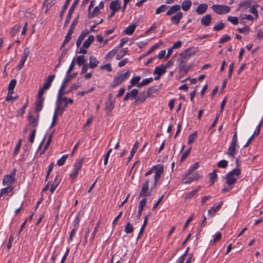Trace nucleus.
Returning a JSON list of instances; mask_svg holds the SVG:
<instances>
[{
	"instance_id": "nucleus-1",
	"label": "nucleus",
	"mask_w": 263,
	"mask_h": 263,
	"mask_svg": "<svg viewBox=\"0 0 263 263\" xmlns=\"http://www.w3.org/2000/svg\"><path fill=\"white\" fill-rule=\"evenodd\" d=\"M237 139V133L235 132L232 139L231 144L228 149V155L232 159L235 157V154L236 153L237 147H239Z\"/></svg>"
},
{
	"instance_id": "nucleus-2",
	"label": "nucleus",
	"mask_w": 263,
	"mask_h": 263,
	"mask_svg": "<svg viewBox=\"0 0 263 263\" xmlns=\"http://www.w3.org/2000/svg\"><path fill=\"white\" fill-rule=\"evenodd\" d=\"M191 48H189L179 54V70L185 67L187 61L193 54L191 52Z\"/></svg>"
},
{
	"instance_id": "nucleus-3",
	"label": "nucleus",
	"mask_w": 263,
	"mask_h": 263,
	"mask_svg": "<svg viewBox=\"0 0 263 263\" xmlns=\"http://www.w3.org/2000/svg\"><path fill=\"white\" fill-rule=\"evenodd\" d=\"M129 71H127L124 73L121 74L119 76L115 77L112 83L110 85V87L111 88H115L118 85L121 84L123 82L129 78Z\"/></svg>"
},
{
	"instance_id": "nucleus-4",
	"label": "nucleus",
	"mask_w": 263,
	"mask_h": 263,
	"mask_svg": "<svg viewBox=\"0 0 263 263\" xmlns=\"http://www.w3.org/2000/svg\"><path fill=\"white\" fill-rule=\"evenodd\" d=\"M212 10L217 14H227L230 11L229 6L222 5H214L212 6Z\"/></svg>"
},
{
	"instance_id": "nucleus-5",
	"label": "nucleus",
	"mask_w": 263,
	"mask_h": 263,
	"mask_svg": "<svg viewBox=\"0 0 263 263\" xmlns=\"http://www.w3.org/2000/svg\"><path fill=\"white\" fill-rule=\"evenodd\" d=\"M149 179L145 180L139 193V197H146L151 195V191L154 187H152L151 191H149Z\"/></svg>"
},
{
	"instance_id": "nucleus-6",
	"label": "nucleus",
	"mask_w": 263,
	"mask_h": 263,
	"mask_svg": "<svg viewBox=\"0 0 263 263\" xmlns=\"http://www.w3.org/2000/svg\"><path fill=\"white\" fill-rule=\"evenodd\" d=\"M115 107V101L112 99V95L109 94L108 99L105 103V111L107 115H109Z\"/></svg>"
},
{
	"instance_id": "nucleus-7",
	"label": "nucleus",
	"mask_w": 263,
	"mask_h": 263,
	"mask_svg": "<svg viewBox=\"0 0 263 263\" xmlns=\"http://www.w3.org/2000/svg\"><path fill=\"white\" fill-rule=\"evenodd\" d=\"M164 168L162 165H158L157 168L155 171L154 182L153 187H155L159 181L161 175L163 173Z\"/></svg>"
},
{
	"instance_id": "nucleus-8",
	"label": "nucleus",
	"mask_w": 263,
	"mask_h": 263,
	"mask_svg": "<svg viewBox=\"0 0 263 263\" xmlns=\"http://www.w3.org/2000/svg\"><path fill=\"white\" fill-rule=\"evenodd\" d=\"M64 101L65 102V104L63 106H56L54 110L59 113V115H62L63 114V113L65 111L68 104H72L73 103V100L71 98H67V100Z\"/></svg>"
},
{
	"instance_id": "nucleus-9",
	"label": "nucleus",
	"mask_w": 263,
	"mask_h": 263,
	"mask_svg": "<svg viewBox=\"0 0 263 263\" xmlns=\"http://www.w3.org/2000/svg\"><path fill=\"white\" fill-rule=\"evenodd\" d=\"M29 49L27 48H25L22 55L21 59L18 65L17 66V68H18V69H21L24 66V65L29 55Z\"/></svg>"
},
{
	"instance_id": "nucleus-10",
	"label": "nucleus",
	"mask_w": 263,
	"mask_h": 263,
	"mask_svg": "<svg viewBox=\"0 0 263 263\" xmlns=\"http://www.w3.org/2000/svg\"><path fill=\"white\" fill-rule=\"evenodd\" d=\"M223 204V202L221 201L218 203V205L214 204L212 206L211 209L208 211V215L211 217H214L217 212H218L220 209L221 208V206Z\"/></svg>"
},
{
	"instance_id": "nucleus-11",
	"label": "nucleus",
	"mask_w": 263,
	"mask_h": 263,
	"mask_svg": "<svg viewBox=\"0 0 263 263\" xmlns=\"http://www.w3.org/2000/svg\"><path fill=\"white\" fill-rule=\"evenodd\" d=\"M15 181V178H13V176H11L9 175H6L4 176L3 180V184L4 185H11L12 184H13Z\"/></svg>"
},
{
	"instance_id": "nucleus-12",
	"label": "nucleus",
	"mask_w": 263,
	"mask_h": 263,
	"mask_svg": "<svg viewBox=\"0 0 263 263\" xmlns=\"http://www.w3.org/2000/svg\"><path fill=\"white\" fill-rule=\"evenodd\" d=\"M182 16L183 13L182 12H178L171 18V21L172 23L175 24V25H178L180 21V20L182 17Z\"/></svg>"
},
{
	"instance_id": "nucleus-13",
	"label": "nucleus",
	"mask_w": 263,
	"mask_h": 263,
	"mask_svg": "<svg viewBox=\"0 0 263 263\" xmlns=\"http://www.w3.org/2000/svg\"><path fill=\"white\" fill-rule=\"evenodd\" d=\"M212 18L211 15L208 14H206L205 15L203 16L201 18L200 22H201V24L203 26H204L205 27H208V26H210V25L212 22Z\"/></svg>"
},
{
	"instance_id": "nucleus-14",
	"label": "nucleus",
	"mask_w": 263,
	"mask_h": 263,
	"mask_svg": "<svg viewBox=\"0 0 263 263\" xmlns=\"http://www.w3.org/2000/svg\"><path fill=\"white\" fill-rule=\"evenodd\" d=\"M208 8V5L206 4H201L196 8V12L199 15H202L206 12Z\"/></svg>"
},
{
	"instance_id": "nucleus-15",
	"label": "nucleus",
	"mask_w": 263,
	"mask_h": 263,
	"mask_svg": "<svg viewBox=\"0 0 263 263\" xmlns=\"http://www.w3.org/2000/svg\"><path fill=\"white\" fill-rule=\"evenodd\" d=\"M169 9L166 13V15L170 16L173 14L177 13L178 12H179L181 8V6L179 5H175L172 7H170Z\"/></svg>"
},
{
	"instance_id": "nucleus-16",
	"label": "nucleus",
	"mask_w": 263,
	"mask_h": 263,
	"mask_svg": "<svg viewBox=\"0 0 263 263\" xmlns=\"http://www.w3.org/2000/svg\"><path fill=\"white\" fill-rule=\"evenodd\" d=\"M138 92L139 91L137 89H134L130 91L127 92L124 98V101H127L129 98L132 99H135Z\"/></svg>"
},
{
	"instance_id": "nucleus-17",
	"label": "nucleus",
	"mask_w": 263,
	"mask_h": 263,
	"mask_svg": "<svg viewBox=\"0 0 263 263\" xmlns=\"http://www.w3.org/2000/svg\"><path fill=\"white\" fill-rule=\"evenodd\" d=\"M109 8L111 11H118L121 8V3L119 0L111 1L110 3Z\"/></svg>"
},
{
	"instance_id": "nucleus-18",
	"label": "nucleus",
	"mask_w": 263,
	"mask_h": 263,
	"mask_svg": "<svg viewBox=\"0 0 263 263\" xmlns=\"http://www.w3.org/2000/svg\"><path fill=\"white\" fill-rule=\"evenodd\" d=\"M226 183L229 186H232L235 184L237 180V178L234 176H232L231 175L227 174L225 177Z\"/></svg>"
},
{
	"instance_id": "nucleus-19",
	"label": "nucleus",
	"mask_w": 263,
	"mask_h": 263,
	"mask_svg": "<svg viewBox=\"0 0 263 263\" xmlns=\"http://www.w3.org/2000/svg\"><path fill=\"white\" fill-rule=\"evenodd\" d=\"M147 199L146 198H143L139 202L138 205V218L139 219L142 215V211L146 205Z\"/></svg>"
},
{
	"instance_id": "nucleus-20",
	"label": "nucleus",
	"mask_w": 263,
	"mask_h": 263,
	"mask_svg": "<svg viewBox=\"0 0 263 263\" xmlns=\"http://www.w3.org/2000/svg\"><path fill=\"white\" fill-rule=\"evenodd\" d=\"M90 33V31H88V30H85L82 32L80 35L79 36L77 43L76 45L77 47H79L81 45L82 41L84 39L86 36H87L88 34Z\"/></svg>"
},
{
	"instance_id": "nucleus-21",
	"label": "nucleus",
	"mask_w": 263,
	"mask_h": 263,
	"mask_svg": "<svg viewBox=\"0 0 263 263\" xmlns=\"http://www.w3.org/2000/svg\"><path fill=\"white\" fill-rule=\"evenodd\" d=\"M54 78L55 75L54 74L50 75L48 77L47 79L46 80V82H45L42 87L44 89L47 90L49 88Z\"/></svg>"
},
{
	"instance_id": "nucleus-22",
	"label": "nucleus",
	"mask_w": 263,
	"mask_h": 263,
	"mask_svg": "<svg viewBox=\"0 0 263 263\" xmlns=\"http://www.w3.org/2000/svg\"><path fill=\"white\" fill-rule=\"evenodd\" d=\"M253 4V1L251 0H246L241 2L239 4V8H241L243 11L247 10L248 8L251 7Z\"/></svg>"
},
{
	"instance_id": "nucleus-23",
	"label": "nucleus",
	"mask_w": 263,
	"mask_h": 263,
	"mask_svg": "<svg viewBox=\"0 0 263 263\" xmlns=\"http://www.w3.org/2000/svg\"><path fill=\"white\" fill-rule=\"evenodd\" d=\"M166 72V69L164 67V64H161L160 66H157L154 70V74L156 75L162 76Z\"/></svg>"
},
{
	"instance_id": "nucleus-24",
	"label": "nucleus",
	"mask_w": 263,
	"mask_h": 263,
	"mask_svg": "<svg viewBox=\"0 0 263 263\" xmlns=\"http://www.w3.org/2000/svg\"><path fill=\"white\" fill-rule=\"evenodd\" d=\"M137 27V25L136 24H133L125 28V29L123 31V33L127 35H132Z\"/></svg>"
},
{
	"instance_id": "nucleus-25",
	"label": "nucleus",
	"mask_w": 263,
	"mask_h": 263,
	"mask_svg": "<svg viewBox=\"0 0 263 263\" xmlns=\"http://www.w3.org/2000/svg\"><path fill=\"white\" fill-rule=\"evenodd\" d=\"M14 187L12 185L8 186L0 190V198L4 195H7L8 193L12 192Z\"/></svg>"
},
{
	"instance_id": "nucleus-26",
	"label": "nucleus",
	"mask_w": 263,
	"mask_h": 263,
	"mask_svg": "<svg viewBox=\"0 0 263 263\" xmlns=\"http://www.w3.org/2000/svg\"><path fill=\"white\" fill-rule=\"evenodd\" d=\"M150 216V214H149L148 215L146 216L145 217H144V222H143V223L140 230V231H139V234L138 235V237H137V239H139L141 236L142 235L143 233V232L144 231V229H145V227L147 225V220H148V217Z\"/></svg>"
},
{
	"instance_id": "nucleus-27",
	"label": "nucleus",
	"mask_w": 263,
	"mask_h": 263,
	"mask_svg": "<svg viewBox=\"0 0 263 263\" xmlns=\"http://www.w3.org/2000/svg\"><path fill=\"white\" fill-rule=\"evenodd\" d=\"M95 37L93 35H90L88 39L86 40L83 44V47L85 48H88L90 45L94 42Z\"/></svg>"
},
{
	"instance_id": "nucleus-28",
	"label": "nucleus",
	"mask_w": 263,
	"mask_h": 263,
	"mask_svg": "<svg viewBox=\"0 0 263 263\" xmlns=\"http://www.w3.org/2000/svg\"><path fill=\"white\" fill-rule=\"evenodd\" d=\"M99 63V61L96 59L95 57H93V56H90L89 57V67L90 68H95L98 65Z\"/></svg>"
},
{
	"instance_id": "nucleus-29",
	"label": "nucleus",
	"mask_w": 263,
	"mask_h": 263,
	"mask_svg": "<svg viewBox=\"0 0 263 263\" xmlns=\"http://www.w3.org/2000/svg\"><path fill=\"white\" fill-rule=\"evenodd\" d=\"M44 101L43 99L41 100L37 99V101L35 103V111L36 112L39 113L40 111L42 110L43 107V102Z\"/></svg>"
},
{
	"instance_id": "nucleus-30",
	"label": "nucleus",
	"mask_w": 263,
	"mask_h": 263,
	"mask_svg": "<svg viewBox=\"0 0 263 263\" xmlns=\"http://www.w3.org/2000/svg\"><path fill=\"white\" fill-rule=\"evenodd\" d=\"M100 13H101V11L99 10V7L96 6L95 7L92 11H89L88 14V18H91L94 16L98 15Z\"/></svg>"
},
{
	"instance_id": "nucleus-31",
	"label": "nucleus",
	"mask_w": 263,
	"mask_h": 263,
	"mask_svg": "<svg viewBox=\"0 0 263 263\" xmlns=\"http://www.w3.org/2000/svg\"><path fill=\"white\" fill-rule=\"evenodd\" d=\"M199 166V162H196L194 164V165L191 166L190 169L188 170L187 173L185 174V178L189 176L192 173H193L195 171H196Z\"/></svg>"
},
{
	"instance_id": "nucleus-32",
	"label": "nucleus",
	"mask_w": 263,
	"mask_h": 263,
	"mask_svg": "<svg viewBox=\"0 0 263 263\" xmlns=\"http://www.w3.org/2000/svg\"><path fill=\"white\" fill-rule=\"evenodd\" d=\"M192 5V2L190 0H185L181 4V8L184 11L189 10Z\"/></svg>"
},
{
	"instance_id": "nucleus-33",
	"label": "nucleus",
	"mask_w": 263,
	"mask_h": 263,
	"mask_svg": "<svg viewBox=\"0 0 263 263\" xmlns=\"http://www.w3.org/2000/svg\"><path fill=\"white\" fill-rule=\"evenodd\" d=\"M200 188V186H199L195 190L186 193L185 196V199L188 200L192 199L195 195V194L199 191Z\"/></svg>"
},
{
	"instance_id": "nucleus-34",
	"label": "nucleus",
	"mask_w": 263,
	"mask_h": 263,
	"mask_svg": "<svg viewBox=\"0 0 263 263\" xmlns=\"http://www.w3.org/2000/svg\"><path fill=\"white\" fill-rule=\"evenodd\" d=\"M153 78H149L147 79H143L140 83H138L137 85V86L139 88H141L145 85H146L150 83H151L153 81Z\"/></svg>"
},
{
	"instance_id": "nucleus-35",
	"label": "nucleus",
	"mask_w": 263,
	"mask_h": 263,
	"mask_svg": "<svg viewBox=\"0 0 263 263\" xmlns=\"http://www.w3.org/2000/svg\"><path fill=\"white\" fill-rule=\"evenodd\" d=\"M128 52V48L122 49L116 55V59L119 60L123 58Z\"/></svg>"
},
{
	"instance_id": "nucleus-36",
	"label": "nucleus",
	"mask_w": 263,
	"mask_h": 263,
	"mask_svg": "<svg viewBox=\"0 0 263 263\" xmlns=\"http://www.w3.org/2000/svg\"><path fill=\"white\" fill-rule=\"evenodd\" d=\"M84 158H81L77 160L76 164L74 165V168L76 170L79 171L82 167L83 162Z\"/></svg>"
},
{
	"instance_id": "nucleus-37",
	"label": "nucleus",
	"mask_w": 263,
	"mask_h": 263,
	"mask_svg": "<svg viewBox=\"0 0 263 263\" xmlns=\"http://www.w3.org/2000/svg\"><path fill=\"white\" fill-rule=\"evenodd\" d=\"M70 1L71 0H66V2L64 3L63 6L62 7V10L60 12V15H59V17H60V20H62L64 13L65 12V10L67 9V8H68V6L69 5Z\"/></svg>"
},
{
	"instance_id": "nucleus-38",
	"label": "nucleus",
	"mask_w": 263,
	"mask_h": 263,
	"mask_svg": "<svg viewBox=\"0 0 263 263\" xmlns=\"http://www.w3.org/2000/svg\"><path fill=\"white\" fill-rule=\"evenodd\" d=\"M259 5L257 4L252 5L250 9L249 10V12L255 16L256 19L258 17V11L257 10V8L258 7Z\"/></svg>"
},
{
	"instance_id": "nucleus-39",
	"label": "nucleus",
	"mask_w": 263,
	"mask_h": 263,
	"mask_svg": "<svg viewBox=\"0 0 263 263\" xmlns=\"http://www.w3.org/2000/svg\"><path fill=\"white\" fill-rule=\"evenodd\" d=\"M210 177L211 185H213L215 183L217 178V170H214L213 172L209 174Z\"/></svg>"
},
{
	"instance_id": "nucleus-40",
	"label": "nucleus",
	"mask_w": 263,
	"mask_h": 263,
	"mask_svg": "<svg viewBox=\"0 0 263 263\" xmlns=\"http://www.w3.org/2000/svg\"><path fill=\"white\" fill-rule=\"evenodd\" d=\"M169 7V6H167L166 5H161L160 7L156 9L155 14H159L161 12H165Z\"/></svg>"
},
{
	"instance_id": "nucleus-41",
	"label": "nucleus",
	"mask_w": 263,
	"mask_h": 263,
	"mask_svg": "<svg viewBox=\"0 0 263 263\" xmlns=\"http://www.w3.org/2000/svg\"><path fill=\"white\" fill-rule=\"evenodd\" d=\"M58 176H59L57 175L55 177L54 181L53 182V183L52 184L51 187L50 189V192L51 194L54 192V191L55 190L56 188L57 187V186H58V185L60 183V181L57 180Z\"/></svg>"
},
{
	"instance_id": "nucleus-42",
	"label": "nucleus",
	"mask_w": 263,
	"mask_h": 263,
	"mask_svg": "<svg viewBox=\"0 0 263 263\" xmlns=\"http://www.w3.org/2000/svg\"><path fill=\"white\" fill-rule=\"evenodd\" d=\"M134 231V227L130 222H127L124 228V232L126 234H130Z\"/></svg>"
},
{
	"instance_id": "nucleus-43",
	"label": "nucleus",
	"mask_w": 263,
	"mask_h": 263,
	"mask_svg": "<svg viewBox=\"0 0 263 263\" xmlns=\"http://www.w3.org/2000/svg\"><path fill=\"white\" fill-rule=\"evenodd\" d=\"M28 105V101L26 102L25 105H24L21 108L17 109L16 111V116L17 117L23 116L25 112V110Z\"/></svg>"
},
{
	"instance_id": "nucleus-44",
	"label": "nucleus",
	"mask_w": 263,
	"mask_h": 263,
	"mask_svg": "<svg viewBox=\"0 0 263 263\" xmlns=\"http://www.w3.org/2000/svg\"><path fill=\"white\" fill-rule=\"evenodd\" d=\"M118 50H119L116 47L113 48L111 51H109L107 53L105 57L106 59H108L109 58H111L114 57L115 54L118 52Z\"/></svg>"
},
{
	"instance_id": "nucleus-45",
	"label": "nucleus",
	"mask_w": 263,
	"mask_h": 263,
	"mask_svg": "<svg viewBox=\"0 0 263 263\" xmlns=\"http://www.w3.org/2000/svg\"><path fill=\"white\" fill-rule=\"evenodd\" d=\"M99 224H100V222L98 221L97 222V223L96 224V227H95V229L91 234V236L90 238V240L91 242L93 241V240L95 239V235H96V233H97V232L98 231V230L99 228Z\"/></svg>"
},
{
	"instance_id": "nucleus-46",
	"label": "nucleus",
	"mask_w": 263,
	"mask_h": 263,
	"mask_svg": "<svg viewBox=\"0 0 263 263\" xmlns=\"http://www.w3.org/2000/svg\"><path fill=\"white\" fill-rule=\"evenodd\" d=\"M72 33V32H70V31H68L61 48L63 47L65 44H67L70 41Z\"/></svg>"
},
{
	"instance_id": "nucleus-47",
	"label": "nucleus",
	"mask_w": 263,
	"mask_h": 263,
	"mask_svg": "<svg viewBox=\"0 0 263 263\" xmlns=\"http://www.w3.org/2000/svg\"><path fill=\"white\" fill-rule=\"evenodd\" d=\"M72 14H73V12L68 11V14L66 16V19H65V22L64 24V26H63L64 28L67 27V26L69 24L70 20L71 18V16H72Z\"/></svg>"
},
{
	"instance_id": "nucleus-48",
	"label": "nucleus",
	"mask_w": 263,
	"mask_h": 263,
	"mask_svg": "<svg viewBox=\"0 0 263 263\" xmlns=\"http://www.w3.org/2000/svg\"><path fill=\"white\" fill-rule=\"evenodd\" d=\"M68 155H64L62 156V157L58 160L57 164L59 166H62L65 163V161L68 157Z\"/></svg>"
},
{
	"instance_id": "nucleus-49",
	"label": "nucleus",
	"mask_w": 263,
	"mask_h": 263,
	"mask_svg": "<svg viewBox=\"0 0 263 263\" xmlns=\"http://www.w3.org/2000/svg\"><path fill=\"white\" fill-rule=\"evenodd\" d=\"M224 24L221 22L219 24L215 25L213 29L215 31H219L222 30L224 28Z\"/></svg>"
},
{
	"instance_id": "nucleus-50",
	"label": "nucleus",
	"mask_w": 263,
	"mask_h": 263,
	"mask_svg": "<svg viewBox=\"0 0 263 263\" xmlns=\"http://www.w3.org/2000/svg\"><path fill=\"white\" fill-rule=\"evenodd\" d=\"M228 162L225 160H222L219 161L217 163V166L219 168H225L228 166Z\"/></svg>"
},
{
	"instance_id": "nucleus-51",
	"label": "nucleus",
	"mask_w": 263,
	"mask_h": 263,
	"mask_svg": "<svg viewBox=\"0 0 263 263\" xmlns=\"http://www.w3.org/2000/svg\"><path fill=\"white\" fill-rule=\"evenodd\" d=\"M221 238V234L220 232L216 233L213 239L211 240L210 243L212 245H214L216 242L220 240Z\"/></svg>"
},
{
	"instance_id": "nucleus-52",
	"label": "nucleus",
	"mask_w": 263,
	"mask_h": 263,
	"mask_svg": "<svg viewBox=\"0 0 263 263\" xmlns=\"http://www.w3.org/2000/svg\"><path fill=\"white\" fill-rule=\"evenodd\" d=\"M228 174L231 175L232 176H238L241 174V170L239 168H235L233 169L232 171L230 172Z\"/></svg>"
},
{
	"instance_id": "nucleus-53",
	"label": "nucleus",
	"mask_w": 263,
	"mask_h": 263,
	"mask_svg": "<svg viewBox=\"0 0 263 263\" xmlns=\"http://www.w3.org/2000/svg\"><path fill=\"white\" fill-rule=\"evenodd\" d=\"M197 137V132L190 135L188 139V144H191L194 142Z\"/></svg>"
},
{
	"instance_id": "nucleus-54",
	"label": "nucleus",
	"mask_w": 263,
	"mask_h": 263,
	"mask_svg": "<svg viewBox=\"0 0 263 263\" xmlns=\"http://www.w3.org/2000/svg\"><path fill=\"white\" fill-rule=\"evenodd\" d=\"M160 45L159 44H155L154 45H153L151 48L149 49V50L146 52V53L144 55V57L147 56L148 55L152 53L155 50L159 48Z\"/></svg>"
},
{
	"instance_id": "nucleus-55",
	"label": "nucleus",
	"mask_w": 263,
	"mask_h": 263,
	"mask_svg": "<svg viewBox=\"0 0 263 263\" xmlns=\"http://www.w3.org/2000/svg\"><path fill=\"white\" fill-rule=\"evenodd\" d=\"M16 81L15 79H12V80H11L8 85V91H14L13 90L16 85Z\"/></svg>"
},
{
	"instance_id": "nucleus-56",
	"label": "nucleus",
	"mask_w": 263,
	"mask_h": 263,
	"mask_svg": "<svg viewBox=\"0 0 263 263\" xmlns=\"http://www.w3.org/2000/svg\"><path fill=\"white\" fill-rule=\"evenodd\" d=\"M257 131L256 130H255L254 131L253 134H252V135L248 139L246 144L243 146L244 148L248 147L250 144L252 140L254 139L255 136H257Z\"/></svg>"
},
{
	"instance_id": "nucleus-57",
	"label": "nucleus",
	"mask_w": 263,
	"mask_h": 263,
	"mask_svg": "<svg viewBox=\"0 0 263 263\" xmlns=\"http://www.w3.org/2000/svg\"><path fill=\"white\" fill-rule=\"evenodd\" d=\"M85 60L84 55H79L77 58V63L79 66H81L82 65H85Z\"/></svg>"
},
{
	"instance_id": "nucleus-58",
	"label": "nucleus",
	"mask_w": 263,
	"mask_h": 263,
	"mask_svg": "<svg viewBox=\"0 0 263 263\" xmlns=\"http://www.w3.org/2000/svg\"><path fill=\"white\" fill-rule=\"evenodd\" d=\"M21 25L20 24L15 25L12 29L11 32L12 36H13L15 33L18 32L21 29Z\"/></svg>"
},
{
	"instance_id": "nucleus-59",
	"label": "nucleus",
	"mask_w": 263,
	"mask_h": 263,
	"mask_svg": "<svg viewBox=\"0 0 263 263\" xmlns=\"http://www.w3.org/2000/svg\"><path fill=\"white\" fill-rule=\"evenodd\" d=\"M228 21L235 25H238L239 23L238 18L236 16H229L228 17Z\"/></svg>"
},
{
	"instance_id": "nucleus-60",
	"label": "nucleus",
	"mask_w": 263,
	"mask_h": 263,
	"mask_svg": "<svg viewBox=\"0 0 263 263\" xmlns=\"http://www.w3.org/2000/svg\"><path fill=\"white\" fill-rule=\"evenodd\" d=\"M231 36L228 34H226L224 35H223V36H222L219 41V43H220V44H222V43H224L226 42H228L230 40H231Z\"/></svg>"
},
{
	"instance_id": "nucleus-61",
	"label": "nucleus",
	"mask_w": 263,
	"mask_h": 263,
	"mask_svg": "<svg viewBox=\"0 0 263 263\" xmlns=\"http://www.w3.org/2000/svg\"><path fill=\"white\" fill-rule=\"evenodd\" d=\"M67 100V97H64L62 98L61 96H59V95H58L57 96V101L56 102V106H61V103L62 101Z\"/></svg>"
},
{
	"instance_id": "nucleus-62",
	"label": "nucleus",
	"mask_w": 263,
	"mask_h": 263,
	"mask_svg": "<svg viewBox=\"0 0 263 263\" xmlns=\"http://www.w3.org/2000/svg\"><path fill=\"white\" fill-rule=\"evenodd\" d=\"M141 79V77L140 76H138L135 77H133L130 81V83H132V85L135 86L137 84H138V82Z\"/></svg>"
},
{
	"instance_id": "nucleus-63",
	"label": "nucleus",
	"mask_w": 263,
	"mask_h": 263,
	"mask_svg": "<svg viewBox=\"0 0 263 263\" xmlns=\"http://www.w3.org/2000/svg\"><path fill=\"white\" fill-rule=\"evenodd\" d=\"M194 64H190L189 65H185V67L183 68H182L180 71L184 72L185 74H187L190 70L194 66Z\"/></svg>"
},
{
	"instance_id": "nucleus-64",
	"label": "nucleus",
	"mask_w": 263,
	"mask_h": 263,
	"mask_svg": "<svg viewBox=\"0 0 263 263\" xmlns=\"http://www.w3.org/2000/svg\"><path fill=\"white\" fill-rule=\"evenodd\" d=\"M202 176V172L201 171H197L195 173L193 174L191 176L192 178H193L194 181H196L199 179Z\"/></svg>"
}]
</instances>
